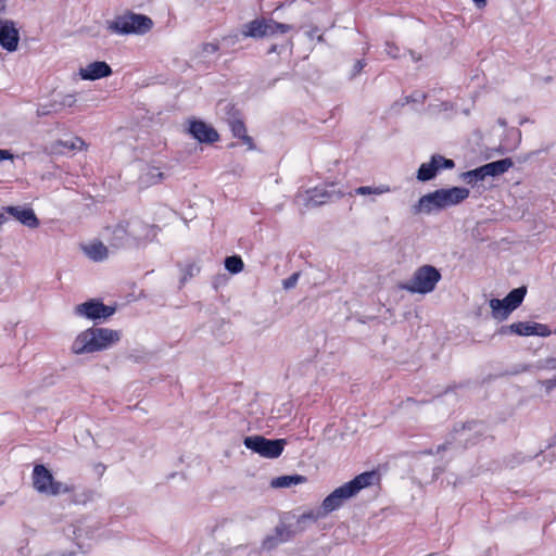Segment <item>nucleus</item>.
Here are the masks:
<instances>
[{"instance_id":"obj_1","label":"nucleus","mask_w":556,"mask_h":556,"mask_svg":"<svg viewBox=\"0 0 556 556\" xmlns=\"http://www.w3.org/2000/svg\"><path fill=\"white\" fill-rule=\"evenodd\" d=\"M379 482L380 475L376 470L362 472L349 482L334 489L324 498L319 508L326 517L328 514L339 509L344 501L356 496L365 488L379 484Z\"/></svg>"},{"instance_id":"obj_2","label":"nucleus","mask_w":556,"mask_h":556,"mask_svg":"<svg viewBox=\"0 0 556 556\" xmlns=\"http://www.w3.org/2000/svg\"><path fill=\"white\" fill-rule=\"evenodd\" d=\"M121 340V331L91 327L80 332L72 344L74 354H90L110 349Z\"/></svg>"},{"instance_id":"obj_3","label":"nucleus","mask_w":556,"mask_h":556,"mask_svg":"<svg viewBox=\"0 0 556 556\" xmlns=\"http://www.w3.org/2000/svg\"><path fill=\"white\" fill-rule=\"evenodd\" d=\"M469 197V190L464 187L441 188L422 195L410 208L412 214H430L434 210H443L457 205Z\"/></svg>"},{"instance_id":"obj_4","label":"nucleus","mask_w":556,"mask_h":556,"mask_svg":"<svg viewBox=\"0 0 556 556\" xmlns=\"http://www.w3.org/2000/svg\"><path fill=\"white\" fill-rule=\"evenodd\" d=\"M153 27V21L143 14L127 11L108 22V29L118 35H144Z\"/></svg>"},{"instance_id":"obj_5","label":"nucleus","mask_w":556,"mask_h":556,"mask_svg":"<svg viewBox=\"0 0 556 556\" xmlns=\"http://www.w3.org/2000/svg\"><path fill=\"white\" fill-rule=\"evenodd\" d=\"M441 273L432 265L418 267L409 281L401 286V289L410 293L427 294L435 289L441 280Z\"/></svg>"},{"instance_id":"obj_6","label":"nucleus","mask_w":556,"mask_h":556,"mask_svg":"<svg viewBox=\"0 0 556 556\" xmlns=\"http://www.w3.org/2000/svg\"><path fill=\"white\" fill-rule=\"evenodd\" d=\"M526 294L527 287L521 286L509 291L502 300L491 299L489 305L491 307L492 317L498 321L506 320L509 315L521 305Z\"/></svg>"},{"instance_id":"obj_7","label":"nucleus","mask_w":556,"mask_h":556,"mask_svg":"<svg viewBox=\"0 0 556 556\" xmlns=\"http://www.w3.org/2000/svg\"><path fill=\"white\" fill-rule=\"evenodd\" d=\"M33 485L37 492L53 496L61 493H70L73 490L67 484L54 480L51 471L41 464H37L34 467Z\"/></svg>"},{"instance_id":"obj_8","label":"nucleus","mask_w":556,"mask_h":556,"mask_svg":"<svg viewBox=\"0 0 556 556\" xmlns=\"http://www.w3.org/2000/svg\"><path fill=\"white\" fill-rule=\"evenodd\" d=\"M243 444L248 450L265 458L279 457L287 444L285 439H267L263 435H249L243 439Z\"/></svg>"},{"instance_id":"obj_9","label":"nucleus","mask_w":556,"mask_h":556,"mask_svg":"<svg viewBox=\"0 0 556 556\" xmlns=\"http://www.w3.org/2000/svg\"><path fill=\"white\" fill-rule=\"evenodd\" d=\"M115 306L105 305L98 299L88 300L75 306L74 312L77 316H83L91 320L106 319L115 313Z\"/></svg>"},{"instance_id":"obj_10","label":"nucleus","mask_w":556,"mask_h":556,"mask_svg":"<svg viewBox=\"0 0 556 556\" xmlns=\"http://www.w3.org/2000/svg\"><path fill=\"white\" fill-rule=\"evenodd\" d=\"M455 162L451 159H446L440 154H433L429 162L422 163L416 174V178L419 181H429L433 179L440 169H453Z\"/></svg>"},{"instance_id":"obj_11","label":"nucleus","mask_w":556,"mask_h":556,"mask_svg":"<svg viewBox=\"0 0 556 556\" xmlns=\"http://www.w3.org/2000/svg\"><path fill=\"white\" fill-rule=\"evenodd\" d=\"M20 42V33L15 23L11 20L0 18V47L8 52L17 50Z\"/></svg>"},{"instance_id":"obj_12","label":"nucleus","mask_w":556,"mask_h":556,"mask_svg":"<svg viewBox=\"0 0 556 556\" xmlns=\"http://www.w3.org/2000/svg\"><path fill=\"white\" fill-rule=\"evenodd\" d=\"M129 224V236L131 237L135 247H138L143 242L152 241L157 235L159 228L156 226L146 224L140 219L131 220Z\"/></svg>"},{"instance_id":"obj_13","label":"nucleus","mask_w":556,"mask_h":556,"mask_svg":"<svg viewBox=\"0 0 556 556\" xmlns=\"http://www.w3.org/2000/svg\"><path fill=\"white\" fill-rule=\"evenodd\" d=\"M188 132L201 143H214L218 141V132L203 121L193 119L189 123Z\"/></svg>"},{"instance_id":"obj_14","label":"nucleus","mask_w":556,"mask_h":556,"mask_svg":"<svg viewBox=\"0 0 556 556\" xmlns=\"http://www.w3.org/2000/svg\"><path fill=\"white\" fill-rule=\"evenodd\" d=\"M294 536V532L290 530L289 526L285 522L278 523L274 533L266 535L262 541V548L270 552L275 549L281 543L290 541Z\"/></svg>"},{"instance_id":"obj_15","label":"nucleus","mask_w":556,"mask_h":556,"mask_svg":"<svg viewBox=\"0 0 556 556\" xmlns=\"http://www.w3.org/2000/svg\"><path fill=\"white\" fill-rule=\"evenodd\" d=\"M241 35L244 38L251 37L254 39L273 36V30L269 28V20L255 18L242 26Z\"/></svg>"},{"instance_id":"obj_16","label":"nucleus","mask_w":556,"mask_h":556,"mask_svg":"<svg viewBox=\"0 0 556 556\" xmlns=\"http://www.w3.org/2000/svg\"><path fill=\"white\" fill-rule=\"evenodd\" d=\"M4 212L18 220L22 225L28 228H37L39 219L30 207L24 206H5Z\"/></svg>"},{"instance_id":"obj_17","label":"nucleus","mask_w":556,"mask_h":556,"mask_svg":"<svg viewBox=\"0 0 556 556\" xmlns=\"http://www.w3.org/2000/svg\"><path fill=\"white\" fill-rule=\"evenodd\" d=\"M112 74L111 66L104 61H94L86 67L80 68L79 75L85 80H97Z\"/></svg>"},{"instance_id":"obj_18","label":"nucleus","mask_w":556,"mask_h":556,"mask_svg":"<svg viewBox=\"0 0 556 556\" xmlns=\"http://www.w3.org/2000/svg\"><path fill=\"white\" fill-rule=\"evenodd\" d=\"M129 222L117 224L112 230L111 244L116 248L135 247L134 241L129 236Z\"/></svg>"},{"instance_id":"obj_19","label":"nucleus","mask_w":556,"mask_h":556,"mask_svg":"<svg viewBox=\"0 0 556 556\" xmlns=\"http://www.w3.org/2000/svg\"><path fill=\"white\" fill-rule=\"evenodd\" d=\"M333 194L334 191L328 190L326 187H315L314 189L306 192L304 204L307 207L319 206L327 203Z\"/></svg>"},{"instance_id":"obj_20","label":"nucleus","mask_w":556,"mask_h":556,"mask_svg":"<svg viewBox=\"0 0 556 556\" xmlns=\"http://www.w3.org/2000/svg\"><path fill=\"white\" fill-rule=\"evenodd\" d=\"M530 321H517L513 323L510 325H503L501 326L495 334L498 336H508V334H516L521 337H529L531 336V329H530Z\"/></svg>"},{"instance_id":"obj_21","label":"nucleus","mask_w":556,"mask_h":556,"mask_svg":"<svg viewBox=\"0 0 556 556\" xmlns=\"http://www.w3.org/2000/svg\"><path fill=\"white\" fill-rule=\"evenodd\" d=\"M165 175L157 167H147L139 176V186L141 188H149L153 185L160 184L164 179Z\"/></svg>"},{"instance_id":"obj_22","label":"nucleus","mask_w":556,"mask_h":556,"mask_svg":"<svg viewBox=\"0 0 556 556\" xmlns=\"http://www.w3.org/2000/svg\"><path fill=\"white\" fill-rule=\"evenodd\" d=\"M482 166L486 177H496L506 173L513 166V161L509 157H505L486 163Z\"/></svg>"},{"instance_id":"obj_23","label":"nucleus","mask_w":556,"mask_h":556,"mask_svg":"<svg viewBox=\"0 0 556 556\" xmlns=\"http://www.w3.org/2000/svg\"><path fill=\"white\" fill-rule=\"evenodd\" d=\"M556 369V357H547L545 359H539L534 364L520 365L513 374H519L525 371H540V370H555Z\"/></svg>"},{"instance_id":"obj_24","label":"nucleus","mask_w":556,"mask_h":556,"mask_svg":"<svg viewBox=\"0 0 556 556\" xmlns=\"http://www.w3.org/2000/svg\"><path fill=\"white\" fill-rule=\"evenodd\" d=\"M83 249L85 254L94 262H101L108 257V248L100 241L85 245Z\"/></svg>"},{"instance_id":"obj_25","label":"nucleus","mask_w":556,"mask_h":556,"mask_svg":"<svg viewBox=\"0 0 556 556\" xmlns=\"http://www.w3.org/2000/svg\"><path fill=\"white\" fill-rule=\"evenodd\" d=\"M306 482V477L302 475L280 476L271 480L273 488H290Z\"/></svg>"},{"instance_id":"obj_26","label":"nucleus","mask_w":556,"mask_h":556,"mask_svg":"<svg viewBox=\"0 0 556 556\" xmlns=\"http://www.w3.org/2000/svg\"><path fill=\"white\" fill-rule=\"evenodd\" d=\"M219 110L223 113V118L226 123L242 117L241 111L236 104L227 101L219 102Z\"/></svg>"},{"instance_id":"obj_27","label":"nucleus","mask_w":556,"mask_h":556,"mask_svg":"<svg viewBox=\"0 0 556 556\" xmlns=\"http://www.w3.org/2000/svg\"><path fill=\"white\" fill-rule=\"evenodd\" d=\"M485 173L483 170V166H479L475 169L464 172L460 175V178L468 185L475 186L477 182L485 179Z\"/></svg>"},{"instance_id":"obj_28","label":"nucleus","mask_w":556,"mask_h":556,"mask_svg":"<svg viewBox=\"0 0 556 556\" xmlns=\"http://www.w3.org/2000/svg\"><path fill=\"white\" fill-rule=\"evenodd\" d=\"M325 518V515L321 513L320 508L312 509L306 513H303L298 518V525L301 526V531L305 529L306 522H316L317 520Z\"/></svg>"},{"instance_id":"obj_29","label":"nucleus","mask_w":556,"mask_h":556,"mask_svg":"<svg viewBox=\"0 0 556 556\" xmlns=\"http://www.w3.org/2000/svg\"><path fill=\"white\" fill-rule=\"evenodd\" d=\"M181 278H180V288L191 278L195 277L200 273V267L195 263H188L186 265H180Z\"/></svg>"},{"instance_id":"obj_30","label":"nucleus","mask_w":556,"mask_h":556,"mask_svg":"<svg viewBox=\"0 0 556 556\" xmlns=\"http://www.w3.org/2000/svg\"><path fill=\"white\" fill-rule=\"evenodd\" d=\"M224 265L230 274H239L244 267L243 261L239 255L227 256L224 261Z\"/></svg>"},{"instance_id":"obj_31","label":"nucleus","mask_w":556,"mask_h":556,"mask_svg":"<svg viewBox=\"0 0 556 556\" xmlns=\"http://www.w3.org/2000/svg\"><path fill=\"white\" fill-rule=\"evenodd\" d=\"M389 186H379V187H370V186H362L355 189V193L359 195H368V194H382L389 192Z\"/></svg>"},{"instance_id":"obj_32","label":"nucleus","mask_w":556,"mask_h":556,"mask_svg":"<svg viewBox=\"0 0 556 556\" xmlns=\"http://www.w3.org/2000/svg\"><path fill=\"white\" fill-rule=\"evenodd\" d=\"M232 135L237 138L243 136L247 132L245 124L243 122V116L237 119H232L227 123Z\"/></svg>"},{"instance_id":"obj_33","label":"nucleus","mask_w":556,"mask_h":556,"mask_svg":"<svg viewBox=\"0 0 556 556\" xmlns=\"http://www.w3.org/2000/svg\"><path fill=\"white\" fill-rule=\"evenodd\" d=\"M531 336L546 338L553 333L547 325L530 321Z\"/></svg>"},{"instance_id":"obj_34","label":"nucleus","mask_w":556,"mask_h":556,"mask_svg":"<svg viewBox=\"0 0 556 556\" xmlns=\"http://www.w3.org/2000/svg\"><path fill=\"white\" fill-rule=\"evenodd\" d=\"M59 112H60V109L58 106V101H52L48 104L39 105L36 114L38 117H43V116H48L50 114L59 113Z\"/></svg>"},{"instance_id":"obj_35","label":"nucleus","mask_w":556,"mask_h":556,"mask_svg":"<svg viewBox=\"0 0 556 556\" xmlns=\"http://www.w3.org/2000/svg\"><path fill=\"white\" fill-rule=\"evenodd\" d=\"M269 28L273 30V35H275L277 33H281V34L288 33L289 30L292 29V26L289 24L279 23V22H276V21L269 18Z\"/></svg>"},{"instance_id":"obj_36","label":"nucleus","mask_w":556,"mask_h":556,"mask_svg":"<svg viewBox=\"0 0 556 556\" xmlns=\"http://www.w3.org/2000/svg\"><path fill=\"white\" fill-rule=\"evenodd\" d=\"M60 143L70 150H81L85 146L84 140L78 137L72 138L71 140H61Z\"/></svg>"},{"instance_id":"obj_37","label":"nucleus","mask_w":556,"mask_h":556,"mask_svg":"<svg viewBox=\"0 0 556 556\" xmlns=\"http://www.w3.org/2000/svg\"><path fill=\"white\" fill-rule=\"evenodd\" d=\"M218 50H219V46L216 42L202 43L200 55L205 58L208 54L216 53Z\"/></svg>"},{"instance_id":"obj_38","label":"nucleus","mask_w":556,"mask_h":556,"mask_svg":"<svg viewBox=\"0 0 556 556\" xmlns=\"http://www.w3.org/2000/svg\"><path fill=\"white\" fill-rule=\"evenodd\" d=\"M299 277H300V273L299 271L293 273L290 277H288L287 279H285L282 281L283 288L286 290L294 288L296 286V283H298Z\"/></svg>"},{"instance_id":"obj_39","label":"nucleus","mask_w":556,"mask_h":556,"mask_svg":"<svg viewBox=\"0 0 556 556\" xmlns=\"http://www.w3.org/2000/svg\"><path fill=\"white\" fill-rule=\"evenodd\" d=\"M75 102H76V99L73 94H66L65 97H63V99L61 101H58V106H59L60 111H62L66 106H68V108L73 106Z\"/></svg>"},{"instance_id":"obj_40","label":"nucleus","mask_w":556,"mask_h":556,"mask_svg":"<svg viewBox=\"0 0 556 556\" xmlns=\"http://www.w3.org/2000/svg\"><path fill=\"white\" fill-rule=\"evenodd\" d=\"M480 426H481V424L478 421H470V422L464 424L459 430L455 429V433L463 435L466 430H475L476 428H478Z\"/></svg>"},{"instance_id":"obj_41","label":"nucleus","mask_w":556,"mask_h":556,"mask_svg":"<svg viewBox=\"0 0 556 556\" xmlns=\"http://www.w3.org/2000/svg\"><path fill=\"white\" fill-rule=\"evenodd\" d=\"M540 383L545 387L546 392H551L554 388H556V376L552 379H546L540 381Z\"/></svg>"},{"instance_id":"obj_42","label":"nucleus","mask_w":556,"mask_h":556,"mask_svg":"<svg viewBox=\"0 0 556 556\" xmlns=\"http://www.w3.org/2000/svg\"><path fill=\"white\" fill-rule=\"evenodd\" d=\"M239 139H241L242 142L248 146L249 150L255 149V144H254L252 137H250L247 132L243 134V136H240Z\"/></svg>"},{"instance_id":"obj_43","label":"nucleus","mask_w":556,"mask_h":556,"mask_svg":"<svg viewBox=\"0 0 556 556\" xmlns=\"http://www.w3.org/2000/svg\"><path fill=\"white\" fill-rule=\"evenodd\" d=\"M386 51H387V53H388L390 56H392V58H394V59L399 56V54H397L399 49H397V47H395L394 45H391V43L387 42V45H386Z\"/></svg>"},{"instance_id":"obj_44","label":"nucleus","mask_w":556,"mask_h":556,"mask_svg":"<svg viewBox=\"0 0 556 556\" xmlns=\"http://www.w3.org/2000/svg\"><path fill=\"white\" fill-rule=\"evenodd\" d=\"M365 66V62L363 60H357L353 66V73L352 76H356L362 72V70Z\"/></svg>"},{"instance_id":"obj_45","label":"nucleus","mask_w":556,"mask_h":556,"mask_svg":"<svg viewBox=\"0 0 556 556\" xmlns=\"http://www.w3.org/2000/svg\"><path fill=\"white\" fill-rule=\"evenodd\" d=\"M426 99V94L425 93H418L417 97H414L413 94L412 96H408L405 98V102L406 103H409L412 101H418V102H424Z\"/></svg>"},{"instance_id":"obj_46","label":"nucleus","mask_w":556,"mask_h":556,"mask_svg":"<svg viewBox=\"0 0 556 556\" xmlns=\"http://www.w3.org/2000/svg\"><path fill=\"white\" fill-rule=\"evenodd\" d=\"M14 155L9 150H2L0 149V162L5 160H13Z\"/></svg>"},{"instance_id":"obj_47","label":"nucleus","mask_w":556,"mask_h":556,"mask_svg":"<svg viewBox=\"0 0 556 556\" xmlns=\"http://www.w3.org/2000/svg\"><path fill=\"white\" fill-rule=\"evenodd\" d=\"M446 448H447V445H446V444H441V445H439V446L437 447V450H435V451H433V450H427V451H425V452H424V454H430V455H432V454H439V453H441L442 451H445Z\"/></svg>"},{"instance_id":"obj_48","label":"nucleus","mask_w":556,"mask_h":556,"mask_svg":"<svg viewBox=\"0 0 556 556\" xmlns=\"http://www.w3.org/2000/svg\"><path fill=\"white\" fill-rule=\"evenodd\" d=\"M475 2V4L481 9V8H484L486 5V1L488 0H472Z\"/></svg>"},{"instance_id":"obj_49","label":"nucleus","mask_w":556,"mask_h":556,"mask_svg":"<svg viewBox=\"0 0 556 556\" xmlns=\"http://www.w3.org/2000/svg\"><path fill=\"white\" fill-rule=\"evenodd\" d=\"M8 220V217L4 213H0V226L3 225Z\"/></svg>"},{"instance_id":"obj_50","label":"nucleus","mask_w":556,"mask_h":556,"mask_svg":"<svg viewBox=\"0 0 556 556\" xmlns=\"http://www.w3.org/2000/svg\"><path fill=\"white\" fill-rule=\"evenodd\" d=\"M5 10V0H0V13Z\"/></svg>"},{"instance_id":"obj_51","label":"nucleus","mask_w":556,"mask_h":556,"mask_svg":"<svg viewBox=\"0 0 556 556\" xmlns=\"http://www.w3.org/2000/svg\"><path fill=\"white\" fill-rule=\"evenodd\" d=\"M276 49H277V46H276V45H273V46L269 48L268 53L276 52Z\"/></svg>"},{"instance_id":"obj_52","label":"nucleus","mask_w":556,"mask_h":556,"mask_svg":"<svg viewBox=\"0 0 556 556\" xmlns=\"http://www.w3.org/2000/svg\"><path fill=\"white\" fill-rule=\"evenodd\" d=\"M498 124L504 127V126H506V121L503 118H500Z\"/></svg>"},{"instance_id":"obj_53","label":"nucleus","mask_w":556,"mask_h":556,"mask_svg":"<svg viewBox=\"0 0 556 556\" xmlns=\"http://www.w3.org/2000/svg\"><path fill=\"white\" fill-rule=\"evenodd\" d=\"M410 55H412V58H413L414 60H416V61H417V60H419V56H418V58H417V56H415V53H414V52H410Z\"/></svg>"},{"instance_id":"obj_54","label":"nucleus","mask_w":556,"mask_h":556,"mask_svg":"<svg viewBox=\"0 0 556 556\" xmlns=\"http://www.w3.org/2000/svg\"><path fill=\"white\" fill-rule=\"evenodd\" d=\"M532 457L529 456V457H523L520 462H526V460H530Z\"/></svg>"},{"instance_id":"obj_55","label":"nucleus","mask_w":556,"mask_h":556,"mask_svg":"<svg viewBox=\"0 0 556 556\" xmlns=\"http://www.w3.org/2000/svg\"><path fill=\"white\" fill-rule=\"evenodd\" d=\"M543 450H540L539 453H535V456H539V454H542Z\"/></svg>"},{"instance_id":"obj_56","label":"nucleus","mask_w":556,"mask_h":556,"mask_svg":"<svg viewBox=\"0 0 556 556\" xmlns=\"http://www.w3.org/2000/svg\"><path fill=\"white\" fill-rule=\"evenodd\" d=\"M543 450H540L539 453H535V456H539V454H542Z\"/></svg>"},{"instance_id":"obj_57","label":"nucleus","mask_w":556,"mask_h":556,"mask_svg":"<svg viewBox=\"0 0 556 556\" xmlns=\"http://www.w3.org/2000/svg\"><path fill=\"white\" fill-rule=\"evenodd\" d=\"M543 450H540L539 453H535V456H539V454H542Z\"/></svg>"},{"instance_id":"obj_58","label":"nucleus","mask_w":556,"mask_h":556,"mask_svg":"<svg viewBox=\"0 0 556 556\" xmlns=\"http://www.w3.org/2000/svg\"><path fill=\"white\" fill-rule=\"evenodd\" d=\"M3 505V501H0V507Z\"/></svg>"}]
</instances>
